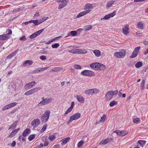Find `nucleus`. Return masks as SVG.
Returning a JSON list of instances; mask_svg holds the SVG:
<instances>
[{
  "label": "nucleus",
  "mask_w": 148,
  "mask_h": 148,
  "mask_svg": "<svg viewBox=\"0 0 148 148\" xmlns=\"http://www.w3.org/2000/svg\"><path fill=\"white\" fill-rule=\"evenodd\" d=\"M92 8L93 7L92 4L89 3L85 5L84 8L86 10L79 13L77 16V18H79L89 13L90 12L89 10Z\"/></svg>",
  "instance_id": "1"
},
{
  "label": "nucleus",
  "mask_w": 148,
  "mask_h": 148,
  "mask_svg": "<svg viewBox=\"0 0 148 148\" xmlns=\"http://www.w3.org/2000/svg\"><path fill=\"white\" fill-rule=\"evenodd\" d=\"M50 112L49 111H46L43 114L41 118L42 123H45L47 122L49 118Z\"/></svg>",
  "instance_id": "2"
},
{
  "label": "nucleus",
  "mask_w": 148,
  "mask_h": 148,
  "mask_svg": "<svg viewBox=\"0 0 148 148\" xmlns=\"http://www.w3.org/2000/svg\"><path fill=\"white\" fill-rule=\"evenodd\" d=\"M81 116V114L78 112L70 116V119L68 122L67 124H69L73 120H76L79 119Z\"/></svg>",
  "instance_id": "3"
},
{
  "label": "nucleus",
  "mask_w": 148,
  "mask_h": 148,
  "mask_svg": "<svg viewBox=\"0 0 148 148\" xmlns=\"http://www.w3.org/2000/svg\"><path fill=\"white\" fill-rule=\"evenodd\" d=\"M126 54L125 50L124 49H122L119 52H117L114 53V56L118 58H123L125 56Z\"/></svg>",
  "instance_id": "4"
},
{
  "label": "nucleus",
  "mask_w": 148,
  "mask_h": 148,
  "mask_svg": "<svg viewBox=\"0 0 148 148\" xmlns=\"http://www.w3.org/2000/svg\"><path fill=\"white\" fill-rule=\"evenodd\" d=\"M81 74L83 76L92 77L95 75V73L92 71L85 70L82 71Z\"/></svg>",
  "instance_id": "5"
},
{
  "label": "nucleus",
  "mask_w": 148,
  "mask_h": 148,
  "mask_svg": "<svg viewBox=\"0 0 148 148\" xmlns=\"http://www.w3.org/2000/svg\"><path fill=\"white\" fill-rule=\"evenodd\" d=\"M52 100L51 98H49L48 99H45L42 100L38 104L39 106H40L42 105H44L46 104L49 103Z\"/></svg>",
  "instance_id": "6"
},
{
  "label": "nucleus",
  "mask_w": 148,
  "mask_h": 148,
  "mask_svg": "<svg viewBox=\"0 0 148 148\" xmlns=\"http://www.w3.org/2000/svg\"><path fill=\"white\" fill-rule=\"evenodd\" d=\"M36 83L34 81H32L26 84L25 86V88L26 90L31 88L34 86L36 85Z\"/></svg>",
  "instance_id": "7"
},
{
  "label": "nucleus",
  "mask_w": 148,
  "mask_h": 148,
  "mask_svg": "<svg viewBox=\"0 0 148 148\" xmlns=\"http://www.w3.org/2000/svg\"><path fill=\"white\" fill-rule=\"evenodd\" d=\"M44 30V29H41L37 31H36L31 35L29 37L31 39H32L37 36L41 34Z\"/></svg>",
  "instance_id": "8"
},
{
  "label": "nucleus",
  "mask_w": 148,
  "mask_h": 148,
  "mask_svg": "<svg viewBox=\"0 0 148 148\" xmlns=\"http://www.w3.org/2000/svg\"><path fill=\"white\" fill-rule=\"evenodd\" d=\"M17 104L16 102H13L10 104H9L5 106L2 108L3 110H5L7 109L10 108H12Z\"/></svg>",
  "instance_id": "9"
},
{
  "label": "nucleus",
  "mask_w": 148,
  "mask_h": 148,
  "mask_svg": "<svg viewBox=\"0 0 148 148\" xmlns=\"http://www.w3.org/2000/svg\"><path fill=\"white\" fill-rule=\"evenodd\" d=\"M116 14V11H114L112 13H110L107 15H105L103 18H101V20L106 19L107 20L110 17L114 16Z\"/></svg>",
  "instance_id": "10"
},
{
  "label": "nucleus",
  "mask_w": 148,
  "mask_h": 148,
  "mask_svg": "<svg viewBox=\"0 0 148 148\" xmlns=\"http://www.w3.org/2000/svg\"><path fill=\"white\" fill-rule=\"evenodd\" d=\"M31 125L34 127L40 124V120L38 119H36L33 120L31 122Z\"/></svg>",
  "instance_id": "11"
},
{
  "label": "nucleus",
  "mask_w": 148,
  "mask_h": 148,
  "mask_svg": "<svg viewBox=\"0 0 148 148\" xmlns=\"http://www.w3.org/2000/svg\"><path fill=\"white\" fill-rule=\"evenodd\" d=\"M112 140L111 138H107L106 139L102 140L99 143V145H105L110 142Z\"/></svg>",
  "instance_id": "12"
},
{
  "label": "nucleus",
  "mask_w": 148,
  "mask_h": 148,
  "mask_svg": "<svg viewBox=\"0 0 148 148\" xmlns=\"http://www.w3.org/2000/svg\"><path fill=\"white\" fill-rule=\"evenodd\" d=\"M99 63L95 62L92 63L90 65V67L95 70H99Z\"/></svg>",
  "instance_id": "13"
},
{
  "label": "nucleus",
  "mask_w": 148,
  "mask_h": 148,
  "mask_svg": "<svg viewBox=\"0 0 148 148\" xmlns=\"http://www.w3.org/2000/svg\"><path fill=\"white\" fill-rule=\"evenodd\" d=\"M146 141L145 140H139L137 142V144H138L139 145H138V146H139L140 147H143L144 146H145Z\"/></svg>",
  "instance_id": "14"
},
{
  "label": "nucleus",
  "mask_w": 148,
  "mask_h": 148,
  "mask_svg": "<svg viewBox=\"0 0 148 148\" xmlns=\"http://www.w3.org/2000/svg\"><path fill=\"white\" fill-rule=\"evenodd\" d=\"M123 33L125 35H127L129 33V26L128 25H126L125 27H123Z\"/></svg>",
  "instance_id": "15"
},
{
  "label": "nucleus",
  "mask_w": 148,
  "mask_h": 148,
  "mask_svg": "<svg viewBox=\"0 0 148 148\" xmlns=\"http://www.w3.org/2000/svg\"><path fill=\"white\" fill-rule=\"evenodd\" d=\"M77 33V31H71L65 37V38H66L71 35L72 36H76Z\"/></svg>",
  "instance_id": "16"
},
{
  "label": "nucleus",
  "mask_w": 148,
  "mask_h": 148,
  "mask_svg": "<svg viewBox=\"0 0 148 148\" xmlns=\"http://www.w3.org/2000/svg\"><path fill=\"white\" fill-rule=\"evenodd\" d=\"M31 130L29 128L26 129L22 133V135L24 137L27 136V134H30Z\"/></svg>",
  "instance_id": "17"
},
{
  "label": "nucleus",
  "mask_w": 148,
  "mask_h": 148,
  "mask_svg": "<svg viewBox=\"0 0 148 148\" xmlns=\"http://www.w3.org/2000/svg\"><path fill=\"white\" fill-rule=\"evenodd\" d=\"M76 98L77 101L79 102L82 103H83L84 102V97L81 96L77 95Z\"/></svg>",
  "instance_id": "18"
},
{
  "label": "nucleus",
  "mask_w": 148,
  "mask_h": 148,
  "mask_svg": "<svg viewBox=\"0 0 148 148\" xmlns=\"http://www.w3.org/2000/svg\"><path fill=\"white\" fill-rule=\"evenodd\" d=\"M70 138L69 137L64 138L60 140L61 142V144L62 145L64 144H66L70 139Z\"/></svg>",
  "instance_id": "19"
},
{
  "label": "nucleus",
  "mask_w": 148,
  "mask_h": 148,
  "mask_svg": "<svg viewBox=\"0 0 148 148\" xmlns=\"http://www.w3.org/2000/svg\"><path fill=\"white\" fill-rule=\"evenodd\" d=\"M87 52L86 50L75 49V53L84 54Z\"/></svg>",
  "instance_id": "20"
},
{
  "label": "nucleus",
  "mask_w": 148,
  "mask_h": 148,
  "mask_svg": "<svg viewBox=\"0 0 148 148\" xmlns=\"http://www.w3.org/2000/svg\"><path fill=\"white\" fill-rule=\"evenodd\" d=\"M128 131L126 130L120 131L119 134V135L121 136H124L128 133Z\"/></svg>",
  "instance_id": "21"
},
{
  "label": "nucleus",
  "mask_w": 148,
  "mask_h": 148,
  "mask_svg": "<svg viewBox=\"0 0 148 148\" xmlns=\"http://www.w3.org/2000/svg\"><path fill=\"white\" fill-rule=\"evenodd\" d=\"M18 123V121H15L13 124L11 125L9 127L8 130L11 129H15Z\"/></svg>",
  "instance_id": "22"
},
{
  "label": "nucleus",
  "mask_w": 148,
  "mask_h": 148,
  "mask_svg": "<svg viewBox=\"0 0 148 148\" xmlns=\"http://www.w3.org/2000/svg\"><path fill=\"white\" fill-rule=\"evenodd\" d=\"M105 97L108 99L109 100H110L112 99L113 96L109 91H108L106 94Z\"/></svg>",
  "instance_id": "23"
},
{
  "label": "nucleus",
  "mask_w": 148,
  "mask_h": 148,
  "mask_svg": "<svg viewBox=\"0 0 148 148\" xmlns=\"http://www.w3.org/2000/svg\"><path fill=\"white\" fill-rule=\"evenodd\" d=\"M30 22H31V23H33L34 24V26L38 25L41 23V22H39L38 20H31L30 21Z\"/></svg>",
  "instance_id": "24"
},
{
  "label": "nucleus",
  "mask_w": 148,
  "mask_h": 148,
  "mask_svg": "<svg viewBox=\"0 0 148 148\" xmlns=\"http://www.w3.org/2000/svg\"><path fill=\"white\" fill-rule=\"evenodd\" d=\"M93 52L97 57H99L101 55L100 52L99 50H95L93 51Z\"/></svg>",
  "instance_id": "25"
},
{
  "label": "nucleus",
  "mask_w": 148,
  "mask_h": 148,
  "mask_svg": "<svg viewBox=\"0 0 148 148\" xmlns=\"http://www.w3.org/2000/svg\"><path fill=\"white\" fill-rule=\"evenodd\" d=\"M7 36L4 35V34L0 35V38L1 40H5L8 39V37Z\"/></svg>",
  "instance_id": "26"
},
{
  "label": "nucleus",
  "mask_w": 148,
  "mask_h": 148,
  "mask_svg": "<svg viewBox=\"0 0 148 148\" xmlns=\"http://www.w3.org/2000/svg\"><path fill=\"white\" fill-rule=\"evenodd\" d=\"M33 63V62L32 61L30 60H27L25 61V62L23 64V66H26L27 64H28L29 65H31Z\"/></svg>",
  "instance_id": "27"
},
{
  "label": "nucleus",
  "mask_w": 148,
  "mask_h": 148,
  "mask_svg": "<svg viewBox=\"0 0 148 148\" xmlns=\"http://www.w3.org/2000/svg\"><path fill=\"white\" fill-rule=\"evenodd\" d=\"M114 3V1L113 0H112L108 2L107 4L106 5V7L107 8H108L110 7Z\"/></svg>",
  "instance_id": "28"
},
{
  "label": "nucleus",
  "mask_w": 148,
  "mask_h": 148,
  "mask_svg": "<svg viewBox=\"0 0 148 148\" xmlns=\"http://www.w3.org/2000/svg\"><path fill=\"white\" fill-rule=\"evenodd\" d=\"M7 31L8 32L6 34H4L5 35V36H8V39H9L10 38V36L9 35H11L12 34V31L11 30L9 29H7Z\"/></svg>",
  "instance_id": "29"
},
{
  "label": "nucleus",
  "mask_w": 148,
  "mask_h": 148,
  "mask_svg": "<svg viewBox=\"0 0 148 148\" xmlns=\"http://www.w3.org/2000/svg\"><path fill=\"white\" fill-rule=\"evenodd\" d=\"M92 28V27L91 25H88L84 26V29L85 31H87L91 29Z\"/></svg>",
  "instance_id": "30"
},
{
  "label": "nucleus",
  "mask_w": 148,
  "mask_h": 148,
  "mask_svg": "<svg viewBox=\"0 0 148 148\" xmlns=\"http://www.w3.org/2000/svg\"><path fill=\"white\" fill-rule=\"evenodd\" d=\"M67 5V2H63L62 3L60 4L58 7V9H61Z\"/></svg>",
  "instance_id": "31"
},
{
  "label": "nucleus",
  "mask_w": 148,
  "mask_h": 148,
  "mask_svg": "<svg viewBox=\"0 0 148 148\" xmlns=\"http://www.w3.org/2000/svg\"><path fill=\"white\" fill-rule=\"evenodd\" d=\"M92 94H95L99 93V91L96 88L91 89Z\"/></svg>",
  "instance_id": "32"
},
{
  "label": "nucleus",
  "mask_w": 148,
  "mask_h": 148,
  "mask_svg": "<svg viewBox=\"0 0 148 148\" xmlns=\"http://www.w3.org/2000/svg\"><path fill=\"white\" fill-rule=\"evenodd\" d=\"M138 28L140 29H142L143 28V25L141 22H139L137 25Z\"/></svg>",
  "instance_id": "33"
},
{
  "label": "nucleus",
  "mask_w": 148,
  "mask_h": 148,
  "mask_svg": "<svg viewBox=\"0 0 148 148\" xmlns=\"http://www.w3.org/2000/svg\"><path fill=\"white\" fill-rule=\"evenodd\" d=\"M41 89V88L40 87H38L33 88L32 89L33 93H34L38 91H39Z\"/></svg>",
  "instance_id": "34"
},
{
  "label": "nucleus",
  "mask_w": 148,
  "mask_h": 148,
  "mask_svg": "<svg viewBox=\"0 0 148 148\" xmlns=\"http://www.w3.org/2000/svg\"><path fill=\"white\" fill-rule=\"evenodd\" d=\"M99 69L100 70H103L106 68L105 65L101 63H99Z\"/></svg>",
  "instance_id": "35"
},
{
  "label": "nucleus",
  "mask_w": 148,
  "mask_h": 148,
  "mask_svg": "<svg viewBox=\"0 0 148 148\" xmlns=\"http://www.w3.org/2000/svg\"><path fill=\"white\" fill-rule=\"evenodd\" d=\"M143 64V63L141 62H137L135 66L136 68H138L140 67Z\"/></svg>",
  "instance_id": "36"
},
{
  "label": "nucleus",
  "mask_w": 148,
  "mask_h": 148,
  "mask_svg": "<svg viewBox=\"0 0 148 148\" xmlns=\"http://www.w3.org/2000/svg\"><path fill=\"white\" fill-rule=\"evenodd\" d=\"M140 121V119L139 118L137 117L134 119L133 120V122L135 123L138 124Z\"/></svg>",
  "instance_id": "37"
},
{
  "label": "nucleus",
  "mask_w": 148,
  "mask_h": 148,
  "mask_svg": "<svg viewBox=\"0 0 148 148\" xmlns=\"http://www.w3.org/2000/svg\"><path fill=\"white\" fill-rule=\"evenodd\" d=\"M145 82V81L144 79L142 81L140 88L141 90H143L144 89Z\"/></svg>",
  "instance_id": "38"
},
{
  "label": "nucleus",
  "mask_w": 148,
  "mask_h": 148,
  "mask_svg": "<svg viewBox=\"0 0 148 148\" xmlns=\"http://www.w3.org/2000/svg\"><path fill=\"white\" fill-rule=\"evenodd\" d=\"M56 136L54 134L50 135L49 136V139L51 140H53L56 138Z\"/></svg>",
  "instance_id": "39"
},
{
  "label": "nucleus",
  "mask_w": 148,
  "mask_h": 148,
  "mask_svg": "<svg viewBox=\"0 0 148 148\" xmlns=\"http://www.w3.org/2000/svg\"><path fill=\"white\" fill-rule=\"evenodd\" d=\"M61 70V69L59 67H56L54 68H53L51 71L54 72H57L58 71H59Z\"/></svg>",
  "instance_id": "40"
},
{
  "label": "nucleus",
  "mask_w": 148,
  "mask_h": 148,
  "mask_svg": "<svg viewBox=\"0 0 148 148\" xmlns=\"http://www.w3.org/2000/svg\"><path fill=\"white\" fill-rule=\"evenodd\" d=\"M117 104V102L115 101H113L110 102L109 105L110 106L112 107L114 105H116Z\"/></svg>",
  "instance_id": "41"
},
{
  "label": "nucleus",
  "mask_w": 148,
  "mask_h": 148,
  "mask_svg": "<svg viewBox=\"0 0 148 148\" xmlns=\"http://www.w3.org/2000/svg\"><path fill=\"white\" fill-rule=\"evenodd\" d=\"M109 92H110V93H111L113 96L114 95H116L118 93V91L117 90L114 91H110Z\"/></svg>",
  "instance_id": "42"
},
{
  "label": "nucleus",
  "mask_w": 148,
  "mask_h": 148,
  "mask_svg": "<svg viewBox=\"0 0 148 148\" xmlns=\"http://www.w3.org/2000/svg\"><path fill=\"white\" fill-rule=\"evenodd\" d=\"M35 138V135L34 134L30 135L28 137V139L29 141H31Z\"/></svg>",
  "instance_id": "43"
},
{
  "label": "nucleus",
  "mask_w": 148,
  "mask_h": 148,
  "mask_svg": "<svg viewBox=\"0 0 148 148\" xmlns=\"http://www.w3.org/2000/svg\"><path fill=\"white\" fill-rule=\"evenodd\" d=\"M138 53L133 51L132 55L130 56V58H134L136 57Z\"/></svg>",
  "instance_id": "44"
},
{
  "label": "nucleus",
  "mask_w": 148,
  "mask_h": 148,
  "mask_svg": "<svg viewBox=\"0 0 148 148\" xmlns=\"http://www.w3.org/2000/svg\"><path fill=\"white\" fill-rule=\"evenodd\" d=\"M47 127V124H45L42 127L41 130V132L42 133L44 132L46 130Z\"/></svg>",
  "instance_id": "45"
},
{
  "label": "nucleus",
  "mask_w": 148,
  "mask_h": 148,
  "mask_svg": "<svg viewBox=\"0 0 148 148\" xmlns=\"http://www.w3.org/2000/svg\"><path fill=\"white\" fill-rule=\"evenodd\" d=\"M85 93L88 95H90L92 94V90H91V89H89L88 90H86Z\"/></svg>",
  "instance_id": "46"
},
{
  "label": "nucleus",
  "mask_w": 148,
  "mask_h": 148,
  "mask_svg": "<svg viewBox=\"0 0 148 148\" xmlns=\"http://www.w3.org/2000/svg\"><path fill=\"white\" fill-rule=\"evenodd\" d=\"M59 46L60 44L59 43H56L55 44L52 45H51V47L53 48H57V47H59Z\"/></svg>",
  "instance_id": "47"
},
{
  "label": "nucleus",
  "mask_w": 148,
  "mask_h": 148,
  "mask_svg": "<svg viewBox=\"0 0 148 148\" xmlns=\"http://www.w3.org/2000/svg\"><path fill=\"white\" fill-rule=\"evenodd\" d=\"M84 142L82 140H81L79 141L77 144V147H81L83 144Z\"/></svg>",
  "instance_id": "48"
},
{
  "label": "nucleus",
  "mask_w": 148,
  "mask_h": 148,
  "mask_svg": "<svg viewBox=\"0 0 148 148\" xmlns=\"http://www.w3.org/2000/svg\"><path fill=\"white\" fill-rule=\"evenodd\" d=\"M106 117V115L105 114H103V116L101 117V119L100 121L101 122H104L105 121Z\"/></svg>",
  "instance_id": "49"
},
{
  "label": "nucleus",
  "mask_w": 148,
  "mask_h": 148,
  "mask_svg": "<svg viewBox=\"0 0 148 148\" xmlns=\"http://www.w3.org/2000/svg\"><path fill=\"white\" fill-rule=\"evenodd\" d=\"M140 47H136L135 48L134 51L136 53H137L138 54V53L139 50V49H140Z\"/></svg>",
  "instance_id": "50"
},
{
  "label": "nucleus",
  "mask_w": 148,
  "mask_h": 148,
  "mask_svg": "<svg viewBox=\"0 0 148 148\" xmlns=\"http://www.w3.org/2000/svg\"><path fill=\"white\" fill-rule=\"evenodd\" d=\"M74 68L77 69H81V68L80 66L78 65L77 64L75 65L74 66Z\"/></svg>",
  "instance_id": "51"
},
{
  "label": "nucleus",
  "mask_w": 148,
  "mask_h": 148,
  "mask_svg": "<svg viewBox=\"0 0 148 148\" xmlns=\"http://www.w3.org/2000/svg\"><path fill=\"white\" fill-rule=\"evenodd\" d=\"M15 134L14 132L13 131L10 133V134L8 136V137L10 138L14 136Z\"/></svg>",
  "instance_id": "52"
},
{
  "label": "nucleus",
  "mask_w": 148,
  "mask_h": 148,
  "mask_svg": "<svg viewBox=\"0 0 148 148\" xmlns=\"http://www.w3.org/2000/svg\"><path fill=\"white\" fill-rule=\"evenodd\" d=\"M72 110V109L71 108H69L65 112L64 115H65V114H68Z\"/></svg>",
  "instance_id": "53"
},
{
  "label": "nucleus",
  "mask_w": 148,
  "mask_h": 148,
  "mask_svg": "<svg viewBox=\"0 0 148 148\" xmlns=\"http://www.w3.org/2000/svg\"><path fill=\"white\" fill-rule=\"evenodd\" d=\"M18 49L14 51L13 52H12L11 53V54L12 55L13 57L18 52Z\"/></svg>",
  "instance_id": "54"
},
{
  "label": "nucleus",
  "mask_w": 148,
  "mask_h": 148,
  "mask_svg": "<svg viewBox=\"0 0 148 148\" xmlns=\"http://www.w3.org/2000/svg\"><path fill=\"white\" fill-rule=\"evenodd\" d=\"M19 39L21 40H27V38H25V36H22Z\"/></svg>",
  "instance_id": "55"
},
{
  "label": "nucleus",
  "mask_w": 148,
  "mask_h": 148,
  "mask_svg": "<svg viewBox=\"0 0 148 148\" xmlns=\"http://www.w3.org/2000/svg\"><path fill=\"white\" fill-rule=\"evenodd\" d=\"M40 58L41 60H44L46 59V57L44 56H40Z\"/></svg>",
  "instance_id": "56"
},
{
  "label": "nucleus",
  "mask_w": 148,
  "mask_h": 148,
  "mask_svg": "<svg viewBox=\"0 0 148 148\" xmlns=\"http://www.w3.org/2000/svg\"><path fill=\"white\" fill-rule=\"evenodd\" d=\"M69 52L73 53H75V49H72L69 51Z\"/></svg>",
  "instance_id": "57"
},
{
  "label": "nucleus",
  "mask_w": 148,
  "mask_h": 148,
  "mask_svg": "<svg viewBox=\"0 0 148 148\" xmlns=\"http://www.w3.org/2000/svg\"><path fill=\"white\" fill-rule=\"evenodd\" d=\"M48 17H45L43 18H42V21H40V22H41V23L43 22L44 21H45L47 20L48 19Z\"/></svg>",
  "instance_id": "58"
},
{
  "label": "nucleus",
  "mask_w": 148,
  "mask_h": 148,
  "mask_svg": "<svg viewBox=\"0 0 148 148\" xmlns=\"http://www.w3.org/2000/svg\"><path fill=\"white\" fill-rule=\"evenodd\" d=\"M39 70L38 69H36L33 71V73H36L39 72Z\"/></svg>",
  "instance_id": "59"
},
{
  "label": "nucleus",
  "mask_w": 148,
  "mask_h": 148,
  "mask_svg": "<svg viewBox=\"0 0 148 148\" xmlns=\"http://www.w3.org/2000/svg\"><path fill=\"white\" fill-rule=\"evenodd\" d=\"M29 23H31V22H30V21L28 22H25L24 23H22V25L23 26L24 25H28Z\"/></svg>",
  "instance_id": "60"
},
{
  "label": "nucleus",
  "mask_w": 148,
  "mask_h": 148,
  "mask_svg": "<svg viewBox=\"0 0 148 148\" xmlns=\"http://www.w3.org/2000/svg\"><path fill=\"white\" fill-rule=\"evenodd\" d=\"M16 144V142L15 141H14L12 142V143L11 144L12 147H14L15 145Z\"/></svg>",
  "instance_id": "61"
},
{
  "label": "nucleus",
  "mask_w": 148,
  "mask_h": 148,
  "mask_svg": "<svg viewBox=\"0 0 148 148\" xmlns=\"http://www.w3.org/2000/svg\"><path fill=\"white\" fill-rule=\"evenodd\" d=\"M12 57H13V56H12V55L10 54L7 56V59H11Z\"/></svg>",
  "instance_id": "62"
},
{
  "label": "nucleus",
  "mask_w": 148,
  "mask_h": 148,
  "mask_svg": "<svg viewBox=\"0 0 148 148\" xmlns=\"http://www.w3.org/2000/svg\"><path fill=\"white\" fill-rule=\"evenodd\" d=\"M143 43L145 45H147L148 44V41L146 40L144 41Z\"/></svg>",
  "instance_id": "63"
},
{
  "label": "nucleus",
  "mask_w": 148,
  "mask_h": 148,
  "mask_svg": "<svg viewBox=\"0 0 148 148\" xmlns=\"http://www.w3.org/2000/svg\"><path fill=\"white\" fill-rule=\"evenodd\" d=\"M60 145H55L53 147V148H59Z\"/></svg>",
  "instance_id": "64"
}]
</instances>
